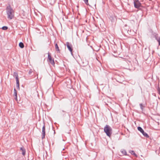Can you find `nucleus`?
<instances>
[{"mask_svg": "<svg viewBox=\"0 0 160 160\" xmlns=\"http://www.w3.org/2000/svg\"><path fill=\"white\" fill-rule=\"evenodd\" d=\"M65 45H66L68 50L71 52V54L72 55L73 48L72 44L71 43H70L69 42H66V44H65Z\"/></svg>", "mask_w": 160, "mask_h": 160, "instance_id": "nucleus-5", "label": "nucleus"}, {"mask_svg": "<svg viewBox=\"0 0 160 160\" xmlns=\"http://www.w3.org/2000/svg\"><path fill=\"white\" fill-rule=\"evenodd\" d=\"M19 47L22 48L24 47V44L22 42H20L19 43Z\"/></svg>", "mask_w": 160, "mask_h": 160, "instance_id": "nucleus-16", "label": "nucleus"}, {"mask_svg": "<svg viewBox=\"0 0 160 160\" xmlns=\"http://www.w3.org/2000/svg\"><path fill=\"white\" fill-rule=\"evenodd\" d=\"M157 90H158V93L160 95V88H159V87H158L157 88Z\"/></svg>", "mask_w": 160, "mask_h": 160, "instance_id": "nucleus-23", "label": "nucleus"}, {"mask_svg": "<svg viewBox=\"0 0 160 160\" xmlns=\"http://www.w3.org/2000/svg\"><path fill=\"white\" fill-rule=\"evenodd\" d=\"M130 152L132 154L134 155L135 156L137 157H138L137 155L133 151H130Z\"/></svg>", "mask_w": 160, "mask_h": 160, "instance_id": "nucleus-18", "label": "nucleus"}, {"mask_svg": "<svg viewBox=\"0 0 160 160\" xmlns=\"http://www.w3.org/2000/svg\"><path fill=\"white\" fill-rule=\"evenodd\" d=\"M120 151L122 153V155H127V152H126V150L123 149H121V150Z\"/></svg>", "mask_w": 160, "mask_h": 160, "instance_id": "nucleus-13", "label": "nucleus"}, {"mask_svg": "<svg viewBox=\"0 0 160 160\" xmlns=\"http://www.w3.org/2000/svg\"><path fill=\"white\" fill-rule=\"evenodd\" d=\"M140 106L141 109L142 110L143 109V108L144 107V106H143L142 104V103H140Z\"/></svg>", "mask_w": 160, "mask_h": 160, "instance_id": "nucleus-22", "label": "nucleus"}, {"mask_svg": "<svg viewBox=\"0 0 160 160\" xmlns=\"http://www.w3.org/2000/svg\"><path fill=\"white\" fill-rule=\"evenodd\" d=\"M45 125L44 123H43V125L42 128V138L43 139L45 138Z\"/></svg>", "mask_w": 160, "mask_h": 160, "instance_id": "nucleus-7", "label": "nucleus"}, {"mask_svg": "<svg viewBox=\"0 0 160 160\" xmlns=\"http://www.w3.org/2000/svg\"><path fill=\"white\" fill-rule=\"evenodd\" d=\"M37 11L38 12H39V13H40L39 12V11H38V10H37Z\"/></svg>", "mask_w": 160, "mask_h": 160, "instance_id": "nucleus-29", "label": "nucleus"}, {"mask_svg": "<svg viewBox=\"0 0 160 160\" xmlns=\"http://www.w3.org/2000/svg\"><path fill=\"white\" fill-rule=\"evenodd\" d=\"M48 59L49 62L52 65H54L55 64L54 60L52 58L51 56L49 54V52L48 53Z\"/></svg>", "mask_w": 160, "mask_h": 160, "instance_id": "nucleus-8", "label": "nucleus"}, {"mask_svg": "<svg viewBox=\"0 0 160 160\" xmlns=\"http://www.w3.org/2000/svg\"><path fill=\"white\" fill-rule=\"evenodd\" d=\"M33 11L34 12L35 14H37V12H35V11L34 10V11Z\"/></svg>", "mask_w": 160, "mask_h": 160, "instance_id": "nucleus-26", "label": "nucleus"}, {"mask_svg": "<svg viewBox=\"0 0 160 160\" xmlns=\"http://www.w3.org/2000/svg\"><path fill=\"white\" fill-rule=\"evenodd\" d=\"M104 131L109 137L111 136L112 133V129L109 126L106 125L104 128Z\"/></svg>", "mask_w": 160, "mask_h": 160, "instance_id": "nucleus-1", "label": "nucleus"}, {"mask_svg": "<svg viewBox=\"0 0 160 160\" xmlns=\"http://www.w3.org/2000/svg\"><path fill=\"white\" fill-rule=\"evenodd\" d=\"M84 1L86 4H87L88 2V0H84Z\"/></svg>", "mask_w": 160, "mask_h": 160, "instance_id": "nucleus-25", "label": "nucleus"}, {"mask_svg": "<svg viewBox=\"0 0 160 160\" xmlns=\"http://www.w3.org/2000/svg\"><path fill=\"white\" fill-rule=\"evenodd\" d=\"M122 32H126V31L125 30V31H124L123 30H122Z\"/></svg>", "mask_w": 160, "mask_h": 160, "instance_id": "nucleus-27", "label": "nucleus"}, {"mask_svg": "<svg viewBox=\"0 0 160 160\" xmlns=\"http://www.w3.org/2000/svg\"><path fill=\"white\" fill-rule=\"evenodd\" d=\"M8 27L7 26H3L2 28V29L3 30H6L8 29Z\"/></svg>", "mask_w": 160, "mask_h": 160, "instance_id": "nucleus-20", "label": "nucleus"}, {"mask_svg": "<svg viewBox=\"0 0 160 160\" xmlns=\"http://www.w3.org/2000/svg\"><path fill=\"white\" fill-rule=\"evenodd\" d=\"M55 50L56 51H57V53H60V50L59 49V47L57 43H56L55 44Z\"/></svg>", "mask_w": 160, "mask_h": 160, "instance_id": "nucleus-11", "label": "nucleus"}, {"mask_svg": "<svg viewBox=\"0 0 160 160\" xmlns=\"http://www.w3.org/2000/svg\"><path fill=\"white\" fill-rule=\"evenodd\" d=\"M156 39L158 42L159 45H160V38L159 37H157L156 38Z\"/></svg>", "mask_w": 160, "mask_h": 160, "instance_id": "nucleus-21", "label": "nucleus"}, {"mask_svg": "<svg viewBox=\"0 0 160 160\" xmlns=\"http://www.w3.org/2000/svg\"><path fill=\"white\" fill-rule=\"evenodd\" d=\"M62 14H63V15H64L63 11H62Z\"/></svg>", "mask_w": 160, "mask_h": 160, "instance_id": "nucleus-28", "label": "nucleus"}, {"mask_svg": "<svg viewBox=\"0 0 160 160\" xmlns=\"http://www.w3.org/2000/svg\"><path fill=\"white\" fill-rule=\"evenodd\" d=\"M14 95L15 96V99H17V91L15 88L14 89Z\"/></svg>", "mask_w": 160, "mask_h": 160, "instance_id": "nucleus-17", "label": "nucleus"}, {"mask_svg": "<svg viewBox=\"0 0 160 160\" xmlns=\"http://www.w3.org/2000/svg\"><path fill=\"white\" fill-rule=\"evenodd\" d=\"M16 87H17V88L18 89H20V87H19V80H16Z\"/></svg>", "mask_w": 160, "mask_h": 160, "instance_id": "nucleus-15", "label": "nucleus"}, {"mask_svg": "<svg viewBox=\"0 0 160 160\" xmlns=\"http://www.w3.org/2000/svg\"><path fill=\"white\" fill-rule=\"evenodd\" d=\"M20 15L23 18L26 16L27 13L24 11H22L21 12L19 13Z\"/></svg>", "mask_w": 160, "mask_h": 160, "instance_id": "nucleus-10", "label": "nucleus"}, {"mask_svg": "<svg viewBox=\"0 0 160 160\" xmlns=\"http://www.w3.org/2000/svg\"><path fill=\"white\" fill-rule=\"evenodd\" d=\"M7 13L8 18L11 19L13 18L14 16V11H7Z\"/></svg>", "mask_w": 160, "mask_h": 160, "instance_id": "nucleus-4", "label": "nucleus"}, {"mask_svg": "<svg viewBox=\"0 0 160 160\" xmlns=\"http://www.w3.org/2000/svg\"><path fill=\"white\" fill-rule=\"evenodd\" d=\"M138 129L139 131L141 133H142L143 135L145 137L147 138H149V135L146 132H144V130L141 127H138Z\"/></svg>", "mask_w": 160, "mask_h": 160, "instance_id": "nucleus-6", "label": "nucleus"}, {"mask_svg": "<svg viewBox=\"0 0 160 160\" xmlns=\"http://www.w3.org/2000/svg\"><path fill=\"white\" fill-rule=\"evenodd\" d=\"M13 76L15 78L16 80L19 79L18 74L17 72H14Z\"/></svg>", "mask_w": 160, "mask_h": 160, "instance_id": "nucleus-14", "label": "nucleus"}, {"mask_svg": "<svg viewBox=\"0 0 160 160\" xmlns=\"http://www.w3.org/2000/svg\"><path fill=\"white\" fill-rule=\"evenodd\" d=\"M114 78L117 82L120 83H122L125 80L124 76L122 75L116 74L114 76Z\"/></svg>", "mask_w": 160, "mask_h": 160, "instance_id": "nucleus-2", "label": "nucleus"}, {"mask_svg": "<svg viewBox=\"0 0 160 160\" xmlns=\"http://www.w3.org/2000/svg\"><path fill=\"white\" fill-rule=\"evenodd\" d=\"M110 19L111 22V23L110 22L111 26L112 28L114 27L116 25L117 20L116 17L112 16H110Z\"/></svg>", "mask_w": 160, "mask_h": 160, "instance_id": "nucleus-3", "label": "nucleus"}, {"mask_svg": "<svg viewBox=\"0 0 160 160\" xmlns=\"http://www.w3.org/2000/svg\"><path fill=\"white\" fill-rule=\"evenodd\" d=\"M128 63L127 62H126L125 63V66L126 67V68H127L128 69H131L132 68H131V67L130 66H129V65L128 66V67H127V65Z\"/></svg>", "mask_w": 160, "mask_h": 160, "instance_id": "nucleus-19", "label": "nucleus"}, {"mask_svg": "<svg viewBox=\"0 0 160 160\" xmlns=\"http://www.w3.org/2000/svg\"><path fill=\"white\" fill-rule=\"evenodd\" d=\"M20 150L22 152V154L23 156H24L26 153V150L24 147H22L20 148Z\"/></svg>", "mask_w": 160, "mask_h": 160, "instance_id": "nucleus-12", "label": "nucleus"}, {"mask_svg": "<svg viewBox=\"0 0 160 160\" xmlns=\"http://www.w3.org/2000/svg\"><path fill=\"white\" fill-rule=\"evenodd\" d=\"M134 5L135 7L138 8L141 6V4L138 0H135L134 1Z\"/></svg>", "mask_w": 160, "mask_h": 160, "instance_id": "nucleus-9", "label": "nucleus"}, {"mask_svg": "<svg viewBox=\"0 0 160 160\" xmlns=\"http://www.w3.org/2000/svg\"><path fill=\"white\" fill-rule=\"evenodd\" d=\"M32 70L31 69L30 70L29 72H28V73L29 75H30L31 74V73H32Z\"/></svg>", "mask_w": 160, "mask_h": 160, "instance_id": "nucleus-24", "label": "nucleus"}]
</instances>
